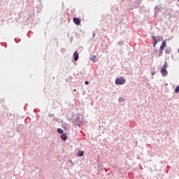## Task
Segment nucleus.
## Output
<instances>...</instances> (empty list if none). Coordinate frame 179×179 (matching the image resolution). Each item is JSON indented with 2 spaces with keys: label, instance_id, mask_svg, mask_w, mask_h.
I'll list each match as a JSON object with an SVG mask.
<instances>
[{
  "label": "nucleus",
  "instance_id": "f257e3e1",
  "mask_svg": "<svg viewBox=\"0 0 179 179\" xmlns=\"http://www.w3.org/2000/svg\"><path fill=\"white\" fill-rule=\"evenodd\" d=\"M167 69V62H165L161 69V74L164 76H167L168 75V71Z\"/></svg>",
  "mask_w": 179,
  "mask_h": 179
},
{
  "label": "nucleus",
  "instance_id": "f03ea898",
  "mask_svg": "<svg viewBox=\"0 0 179 179\" xmlns=\"http://www.w3.org/2000/svg\"><path fill=\"white\" fill-rule=\"evenodd\" d=\"M126 83V79L124 77L117 78L115 80L116 85H124Z\"/></svg>",
  "mask_w": 179,
  "mask_h": 179
},
{
  "label": "nucleus",
  "instance_id": "7ed1b4c3",
  "mask_svg": "<svg viewBox=\"0 0 179 179\" xmlns=\"http://www.w3.org/2000/svg\"><path fill=\"white\" fill-rule=\"evenodd\" d=\"M166 47V42L164 41L162 43V45L159 48V52L158 57H161L163 55V52Z\"/></svg>",
  "mask_w": 179,
  "mask_h": 179
},
{
  "label": "nucleus",
  "instance_id": "20e7f679",
  "mask_svg": "<svg viewBox=\"0 0 179 179\" xmlns=\"http://www.w3.org/2000/svg\"><path fill=\"white\" fill-rule=\"evenodd\" d=\"M73 22L76 24V25H80L81 23V20L80 18H78L76 17H74L73 19Z\"/></svg>",
  "mask_w": 179,
  "mask_h": 179
},
{
  "label": "nucleus",
  "instance_id": "39448f33",
  "mask_svg": "<svg viewBox=\"0 0 179 179\" xmlns=\"http://www.w3.org/2000/svg\"><path fill=\"white\" fill-rule=\"evenodd\" d=\"M73 58L75 61H78V59H79V53L78 52V51H76L74 54H73Z\"/></svg>",
  "mask_w": 179,
  "mask_h": 179
},
{
  "label": "nucleus",
  "instance_id": "423d86ee",
  "mask_svg": "<svg viewBox=\"0 0 179 179\" xmlns=\"http://www.w3.org/2000/svg\"><path fill=\"white\" fill-rule=\"evenodd\" d=\"M78 157H82L84 156V151L79 150L77 154Z\"/></svg>",
  "mask_w": 179,
  "mask_h": 179
},
{
  "label": "nucleus",
  "instance_id": "0eeeda50",
  "mask_svg": "<svg viewBox=\"0 0 179 179\" xmlns=\"http://www.w3.org/2000/svg\"><path fill=\"white\" fill-rule=\"evenodd\" d=\"M90 60L92 61V62H96V60H97L96 56H91Z\"/></svg>",
  "mask_w": 179,
  "mask_h": 179
},
{
  "label": "nucleus",
  "instance_id": "6e6552de",
  "mask_svg": "<svg viewBox=\"0 0 179 179\" xmlns=\"http://www.w3.org/2000/svg\"><path fill=\"white\" fill-rule=\"evenodd\" d=\"M61 138H62V139L64 141H66V139H67V136H66V134L62 135V136H61Z\"/></svg>",
  "mask_w": 179,
  "mask_h": 179
},
{
  "label": "nucleus",
  "instance_id": "1a4fd4ad",
  "mask_svg": "<svg viewBox=\"0 0 179 179\" xmlns=\"http://www.w3.org/2000/svg\"><path fill=\"white\" fill-rule=\"evenodd\" d=\"M152 38H153L155 41L153 46H154V48H155L156 44L157 43L158 41L156 40L155 36H152Z\"/></svg>",
  "mask_w": 179,
  "mask_h": 179
},
{
  "label": "nucleus",
  "instance_id": "9d476101",
  "mask_svg": "<svg viewBox=\"0 0 179 179\" xmlns=\"http://www.w3.org/2000/svg\"><path fill=\"white\" fill-rule=\"evenodd\" d=\"M175 92L178 94L179 92V86H177L175 89Z\"/></svg>",
  "mask_w": 179,
  "mask_h": 179
},
{
  "label": "nucleus",
  "instance_id": "9b49d317",
  "mask_svg": "<svg viewBox=\"0 0 179 179\" xmlns=\"http://www.w3.org/2000/svg\"><path fill=\"white\" fill-rule=\"evenodd\" d=\"M57 131L59 133V134H62L63 133H64V131L62 129H57Z\"/></svg>",
  "mask_w": 179,
  "mask_h": 179
},
{
  "label": "nucleus",
  "instance_id": "f8f14e48",
  "mask_svg": "<svg viewBox=\"0 0 179 179\" xmlns=\"http://www.w3.org/2000/svg\"><path fill=\"white\" fill-rule=\"evenodd\" d=\"M123 101H124V98H119V102H123Z\"/></svg>",
  "mask_w": 179,
  "mask_h": 179
},
{
  "label": "nucleus",
  "instance_id": "ddd939ff",
  "mask_svg": "<svg viewBox=\"0 0 179 179\" xmlns=\"http://www.w3.org/2000/svg\"><path fill=\"white\" fill-rule=\"evenodd\" d=\"M85 85H89L90 83H89V81H85Z\"/></svg>",
  "mask_w": 179,
  "mask_h": 179
},
{
  "label": "nucleus",
  "instance_id": "4468645a",
  "mask_svg": "<svg viewBox=\"0 0 179 179\" xmlns=\"http://www.w3.org/2000/svg\"><path fill=\"white\" fill-rule=\"evenodd\" d=\"M92 36H93V37H95V36H96V34H93V35H92Z\"/></svg>",
  "mask_w": 179,
  "mask_h": 179
},
{
  "label": "nucleus",
  "instance_id": "2eb2a0df",
  "mask_svg": "<svg viewBox=\"0 0 179 179\" xmlns=\"http://www.w3.org/2000/svg\"><path fill=\"white\" fill-rule=\"evenodd\" d=\"M152 75H155V73H152Z\"/></svg>",
  "mask_w": 179,
  "mask_h": 179
},
{
  "label": "nucleus",
  "instance_id": "dca6fc26",
  "mask_svg": "<svg viewBox=\"0 0 179 179\" xmlns=\"http://www.w3.org/2000/svg\"><path fill=\"white\" fill-rule=\"evenodd\" d=\"M74 92H76V90H74Z\"/></svg>",
  "mask_w": 179,
  "mask_h": 179
},
{
  "label": "nucleus",
  "instance_id": "f3484780",
  "mask_svg": "<svg viewBox=\"0 0 179 179\" xmlns=\"http://www.w3.org/2000/svg\"><path fill=\"white\" fill-rule=\"evenodd\" d=\"M178 52H179V50H178Z\"/></svg>",
  "mask_w": 179,
  "mask_h": 179
},
{
  "label": "nucleus",
  "instance_id": "a211bd4d",
  "mask_svg": "<svg viewBox=\"0 0 179 179\" xmlns=\"http://www.w3.org/2000/svg\"><path fill=\"white\" fill-rule=\"evenodd\" d=\"M177 1H179V0H177Z\"/></svg>",
  "mask_w": 179,
  "mask_h": 179
}]
</instances>
